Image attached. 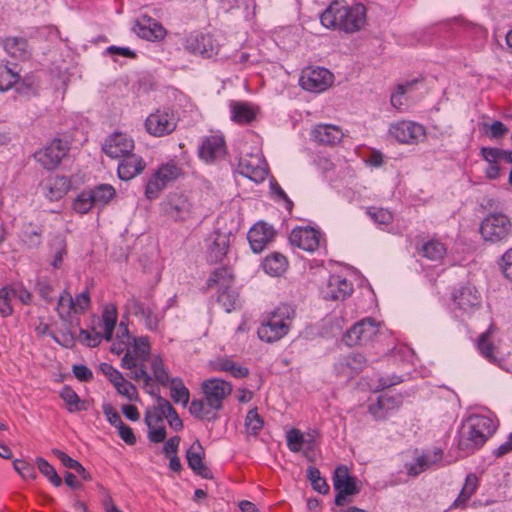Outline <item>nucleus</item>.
<instances>
[{
    "instance_id": "338daca9",
    "label": "nucleus",
    "mask_w": 512,
    "mask_h": 512,
    "mask_svg": "<svg viewBox=\"0 0 512 512\" xmlns=\"http://www.w3.org/2000/svg\"><path fill=\"white\" fill-rule=\"evenodd\" d=\"M74 313H83L90 305V296L88 291H84L73 298Z\"/></svg>"
},
{
    "instance_id": "6ab92c4d",
    "label": "nucleus",
    "mask_w": 512,
    "mask_h": 512,
    "mask_svg": "<svg viewBox=\"0 0 512 512\" xmlns=\"http://www.w3.org/2000/svg\"><path fill=\"white\" fill-rule=\"evenodd\" d=\"M238 171L241 175L255 182H262L267 176L265 162L258 155L242 157L238 164Z\"/></svg>"
},
{
    "instance_id": "4c0bfd02",
    "label": "nucleus",
    "mask_w": 512,
    "mask_h": 512,
    "mask_svg": "<svg viewBox=\"0 0 512 512\" xmlns=\"http://www.w3.org/2000/svg\"><path fill=\"white\" fill-rule=\"evenodd\" d=\"M88 192L95 207L105 206L115 195V189L109 184H100Z\"/></svg>"
},
{
    "instance_id": "c756f323",
    "label": "nucleus",
    "mask_w": 512,
    "mask_h": 512,
    "mask_svg": "<svg viewBox=\"0 0 512 512\" xmlns=\"http://www.w3.org/2000/svg\"><path fill=\"white\" fill-rule=\"evenodd\" d=\"M495 331V327L491 325L487 331L480 334L477 340V348L480 354L491 363L498 361V349L491 340V336Z\"/></svg>"
},
{
    "instance_id": "58836bf2",
    "label": "nucleus",
    "mask_w": 512,
    "mask_h": 512,
    "mask_svg": "<svg viewBox=\"0 0 512 512\" xmlns=\"http://www.w3.org/2000/svg\"><path fill=\"white\" fill-rule=\"evenodd\" d=\"M3 48L15 59H23L27 55V41L23 38L8 37L3 41Z\"/></svg>"
},
{
    "instance_id": "423d86ee",
    "label": "nucleus",
    "mask_w": 512,
    "mask_h": 512,
    "mask_svg": "<svg viewBox=\"0 0 512 512\" xmlns=\"http://www.w3.org/2000/svg\"><path fill=\"white\" fill-rule=\"evenodd\" d=\"M333 486L336 491L335 504L344 506L360 492L362 484L356 477L349 474L347 467L339 466L334 471Z\"/></svg>"
},
{
    "instance_id": "13d9d810",
    "label": "nucleus",
    "mask_w": 512,
    "mask_h": 512,
    "mask_svg": "<svg viewBox=\"0 0 512 512\" xmlns=\"http://www.w3.org/2000/svg\"><path fill=\"white\" fill-rule=\"evenodd\" d=\"M287 445L292 452H299L302 448L304 437L298 429H291L287 433Z\"/></svg>"
},
{
    "instance_id": "473e14b6",
    "label": "nucleus",
    "mask_w": 512,
    "mask_h": 512,
    "mask_svg": "<svg viewBox=\"0 0 512 512\" xmlns=\"http://www.w3.org/2000/svg\"><path fill=\"white\" fill-rule=\"evenodd\" d=\"M150 393L156 396V402H159L160 409L162 410V413L165 414V418L167 419L170 427L174 431H181L183 429V422L171 403L162 396L155 394L153 391H150Z\"/></svg>"
},
{
    "instance_id": "4be33fe9",
    "label": "nucleus",
    "mask_w": 512,
    "mask_h": 512,
    "mask_svg": "<svg viewBox=\"0 0 512 512\" xmlns=\"http://www.w3.org/2000/svg\"><path fill=\"white\" fill-rule=\"evenodd\" d=\"M346 15V5L342 2L334 1L320 15V21L326 28L343 30V19Z\"/></svg>"
},
{
    "instance_id": "b1692460",
    "label": "nucleus",
    "mask_w": 512,
    "mask_h": 512,
    "mask_svg": "<svg viewBox=\"0 0 512 512\" xmlns=\"http://www.w3.org/2000/svg\"><path fill=\"white\" fill-rule=\"evenodd\" d=\"M188 466L199 476L205 479H211L213 474L203 462V447L197 440L186 452Z\"/></svg>"
},
{
    "instance_id": "4d7b16f0",
    "label": "nucleus",
    "mask_w": 512,
    "mask_h": 512,
    "mask_svg": "<svg viewBox=\"0 0 512 512\" xmlns=\"http://www.w3.org/2000/svg\"><path fill=\"white\" fill-rule=\"evenodd\" d=\"M13 467L16 470V472L19 473V475L23 479L34 480L36 478V476H37L35 468L33 467V465H31V464H29V463H27L25 461L16 459V460L13 461Z\"/></svg>"
},
{
    "instance_id": "c9c22d12",
    "label": "nucleus",
    "mask_w": 512,
    "mask_h": 512,
    "mask_svg": "<svg viewBox=\"0 0 512 512\" xmlns=\"http://www.w3.org/2000/svg\"><path fill=\"white\" fill-rule=\"evenodd\" d=\"M60 397L65 402L69 412L86 411L87 403L80 399L78 394L69 386H64L60 392Z\"/></svg>"
},
{
    "instance_id": "49530a36",
    "label": "nucleus",
    "mask_w": 512,
    "mask_h": 512,
    "mask_svg": "<svg viewBox=\"0 0 512 512\" xmlns=\"http://www.w3.org/2000/svg\"><path fill=\"white\" fill-rule=\"evenodd\" d=\"M264 421L258 414L257 409H251L248 411L245 418L246 432L250 435H257L263 428Z\"/></svg>"
},
{
    "instance_id": "37998d69",
    "label": "nucleus",
    "mask_w": 512,
    "mask_h": 512,
    "mask_svg": "<svg viewBox=\"0 0 512 512\" xmlns=\"http://www.w3.org/2000/svg\"><path fill=\"white\" fill-rule=\"evenodd\" d=\"M445 252L443 244L438 241H428L421 248L422 255L432 261L442 259Z\"/></svg>"
},
{
    "instance_id": "412c9836",
    "label": "nucleus",
    "mask_w": 512,
    "mask_h": 512,
    "mask_svg": "<svg viewBox=\"0 0 512 512\" xmlns=\"http://www.w3.org/2000/svg\"><path fill=\"white\" fill-rule=\"evenodd\" d=\"M206 243L208 259L211 262H220L226 256L230 246V234L215 231L208 237Z\"/></svg>"
},
{
    "instance_id": "2eb2a0df",
    "label": "nucleus",
    "mask_w": 512,
    "mask_h": 512,
    "mask_svg": "<svg viewBox=\"0 0 512 512\" xmlns=\"http://www.w3.org/2000/svg\"><path fill=\"white\" fill-rule=\"evenodd\" d=\"M132 30L140 38L148 41L162 40L166 36V29L161 23L146 14L141 15L135 21Z\"/></svg>"
},
{
    "instance_id": "f3484780",
    "label": "nucleus",
    "mask_w": 512,
    "mask_h": 512,
    "mask_svg": "<svg viewBox=\"0 0 512 512\" xmlns=\"http://www.w3.org/2000/svg\"><path fill=\"white\" fill-rule=\"evenodd\" d=\"M455 307L465 314L474 313L481 304V297L472 285H466L453 294Z\"/></svg>"
},
{
    "instance_id": "8fccbe9b",
    "label": "nucleus",
    "mask_w": 512,
    "mask_h": 512,
    "mask_svg": "<svg viewBox=\"0 0 512 512\" xmlns=\"http://www.w3.org/2000/svg\"><path fill=\"white\" fill-rule=\"evenodd\" d=\"M51 246L55 250L54 257H53V260L51 262V265L55 269H58L62 265L63 256L66 255V242H65L63 237L56 236L53 239V241L51 243Z\"/></svg>"
},
{
    "instance_id": "c85d7f7f",
    "label": "nucleus",
    "mask_w": 512,
    "mask_h": 512,
    "mask_svg": "<svg viewBox=\"0 0 512 512\" xmlns=\"http://www.w3.org/2000/svg\"><path fill=\"white\" fill-rule=\"evenodd\" d=\"M347 15L345 16L343 31L355 32L365 23L366 9L362 4H356L352 7L346 6Z\"/></svg>"
},
{
    "instance_id": "4468645a",
    "label": "nucleus",
    "mask_w": 512,
    "mask_h": 512,
    "mask_svg": "<svg viewBox=\"0 0 512 512\" xmlns=\"http://www.w3.org/2000/svg\"><path fill=\"white\" fill-rule=\"evenodd\" d=\"M134 149V140L120 132L113 133L104 142L102 150L110 158H120L131 153Z\"/></svg>"
},
{
    "instance_id": "5701e85b",
    "label": "nucleus",
    "mask_w": 512,
    "mask_h": 512,
    "mask_svg": "<svg viewBox=\"0 0 512 512\" xmlns=\"http://www.w3.org/2000/svg\"><path fill=\"white\" fill-rule=\"evenodd\" d=\"M70 188V180L65 176H50L43 185L44 196L50 201H57L64 197Z\"/></svg>"
},
{
    "instance_id": "7c9ffc66",
    "label": "nucleus",
    "mask_w": 512,
    "mask_h": 512,
    "mask_svg": "<svg viewBox=\"0 0 512 512\" xmlns=\"http://www.w3.org/2000/svg\"><path fill=\"white\" fill-rule=\"evenodd\" d=\"M399 404V399L388 396L387 394H383L378 397L376 403H373L369 406V412L373 415L374 418L382 420L387 417V413L390 410L397 408Z\"/></svg>"
},
{
    "instance_id": "39448f33",
    "label": "nucleus",
    "mask_w": 512,
    "mask_h": 512,
    "mask_svg": "<svg viewBox=\"0 0 512 512\" xmlns=\"http://www.w3.org/2000/svg\"><path fill=\"white\" fill-rule=\"evenodd\" d=\"M480 234L486 242H506L512 236V221L503 213H490L481 222Z\"/></svg>"
},
{
    "instance_id": "69168bd1",
    "label": "nucleus",
    "mask_w": 512,
    "mask_h": 512,
    "mask_svg": "<svg viewBox=\"0 0 512 512\" xmlns=\"http://www.w3.org/2000/svg\"><path fill=\"white\" fill-rule=\"evenodd\" d=\"M134 369L130 377L135 381H143L144 386H148L152 381V377L147 373L144 362H139L138 366Z\"/></svg>"
},
{
    "instance_id": "1a4fd4ad",
    "label": "nucleus",
    "mask_w": 512,
    "mask_h": 512,
    "mask_svg": "<svg viewBox=\"0 0 512 512\" xmlns=\"http://www.w3.org/2000/svg\"><path fill=\"white\" fill-rule=\"evenodd\" d=\"M299 83L307 91L320 93L333 83V74L323 67H308L301 73Z\"/></svg>"
},
{
    "instance_id": "680f3d73",
    "label": "nucleus",
    "mask_w": 512,
    "mask_h": 512,
    "mask_svg": "<svg viewBox=\"0 0 512 512\" xmlns=\"http://www.w3.org/2000/svg\"><path fill=\"white\" fill-rule=\"evenodd\" d=\"M117 392L123 396H125L130 401L135 400L137 398V390L136 387L127 381L125 378L119 382V386H114Z\"/></svg>"
},
{
    "instance_id": "de8ad7c7",
    "label": "nucleus",
    "mask_w": 512,
    "mask_h": 512,
    "mask_svg": "<svg viewBox=\"0 0 512 512\" xmlns=\"http://www.w3.org/2000/svg\"><path fill=\"white\" fill-rule=\"evenodd\" d=\"M20 76L6 65H0V91L9 90L18 82Z\"/></svg>"
},
{
    "instance_id": "603ef678",
    "label": "nucleus",
    "mask_w": 512,
    "mask_h": 512,
    "mask_svg": "<svg viewBox=\"0 0 512 512\" xmlns=\"http://www.w3.org/2000/svg\"><path fill=\"white\" fill-rule=\"evenodd\" d=\"M92 207H95V205L88 190L81 192L73 202V209L80 214L88 213Z\"/></svg>"
},
{
    "instance_id": "ddd939ff",
    "label": "nucleus",
    "mask_w": 512,
    "mask_h": 512,
    "mask_svg": "<svg viewBox=\"0 0 512 512\" xmlns=\"http://www.w3.org/2000/svg\"><path fill=\"white\" fill-rule=\"evenodd\" d=\"M185 48L189 52L204 58H211L217 55L219 51V45L212 36L200 33L191 34L187 37Z\"/></svg>"
},
{
    "instance_id": "bf43d9fd",
    "label": "nucleus",
    "mask_w": 512,
    "mask_h": 512,
    "mask_svg": "<svg viewBox=\"0 0 512 512\" xmlns=\"http://www.w3.org/2000/svg\"><path fill=\"white\" fill-rule=\"evenodd\" d=\"M79 340L89 347H97L102 340V334L96 331L80 330Z\"/></svg>"
},
{
    "instance_id": "dca6fc26",
    "label": "nucleus",
    "mask_w": 512,
    "mask_h": 512,
    "mask_svg": "<svg viewBox=\"0 0 512 512\" xmlns=\"http://www.w3.org/2000/svg\"><path fill=\"white\" fill-rule=\"evenodd\" d=\"M165 213L176 221H186L193 217V205L182 194L171 195L164 204Z\"/></svg>"
},
{
    "instance_id": "9d476101",
    "label": "nucleus",
    "mask_w": 512,
    "mask_h": 512,
    "mask_svg": "<svg viewBox=\"0 0 512 512\" xmlns=\"http://www.w3.org/2000/svg\"><path fill=\"white\" fill-rule=\"evenodd\" d=\"M390 135L403 144H417L425 138V129L413 121H398L390 125Z\"/></svg>"
},
{
    "instance_id": "0eeeda50",
    "label": "nucleus",
    "mask_w": 512,
    "mask_h": 512,
    "mask_svg": "<svg viewBox=\"0 0 512 512\" xmlns=\"http://www.w3.org/2000/svg\"><path fill=\"white\" fill-rule=\"evenodd\" d=\"M177 127V118L169 109H157L145 120L146 131L155 137L171 134Z\"/></svg>"
},
{
    "instance_id": "5fc2aeb1",
    "label": "nucleus",
    "mask_w": 512,
    "mask_h": 512,
    "mask_svg": "<svg viewBox=\"0 0 512 512\" xmlns=\"http://www.w3.org/2000/svg\"><path fill=\"white\" fill-rule=\"evenodd\" d=\"M165 418V414L162 413V410L160 409V404L157 402V405L152 408L148 409L145 413V423L148 426V428H152L154 426H161L163 425V419Z\"/></svg>"
},
{
    "instance_id": "e2e57ef3",
    "label": "nucleus",
    "mask_w": 512,
    "mask_h": 512,
    "mask_svg": "<svg viewBox=\"0 0 512 512\" xmlns=\"http://www.w3.org/2000/svg\"><path fill=\"white\" fill-rule=\"evenodd\" d=\"M499 266L504 277L512 281V247L502 255Z\"/></svg>"
},
{
    "instance_id": "a211bd4d",
    "label": "nucleus",
    "mask_w": 512,
    "mask_h": 512,
    "mask_svg": "<svg viewBox=\"0 0 512 512\" xmlns=\"http://www.w3.org/2000/svg\"><path fill=\"white\" fill-rule=\"evenodd\" d=\"M289 241L304 251L314 252L320 244V233L311 227H298L291 231Z\"/></svg>"
},
{
    "instance_id": "cd10ccee",
    "label": "nucleus",
    "mask_w": 512,
    "mask_h": 512,
    "mask_svg": "<svg viewBox=\"0 0 512 512\" xmlns=\"http://www.w3.org/2000/svg\"><path fill=\"white\" fill-rule=\"evenodd\" d=\"M225 154V141L220 135H211L207 137L200 149L199 156L206 162L213 161Z\"/></svg>"
},
{
    "instance_id": "20e7f679",
    "label": "nucleus",
    "mask_w": 512,
    "mask_h": 512,
    "mask_svg": "<svg viewBox=\"0 0 512 512\" xmlns=\"http://www.w3.org/2000/svg\"><path fill=\"white\" fill-rule=\"evenodd\" d=\"M207 286L217 288V301L227 313L240 307L239 294L233 287V275L228 268L215 269L207 280Z\"/></svg>"
},
{
    "instance_id": "f257e3e1",
    "label": "nucleus",
    "mask_w": 512,
    "mask_h": 512,
    "mask_svg": "<svg viewBox=\"0 0 512 512\" xmlns=\"http://www.w3.org/2000/svg\"><path fill=\"white\" fill-rule=\"evenodd\" d=\"M204 398L193 399L189 412L201 420H216L217 411L222 409L223 401L232 392V385L222 379L211 378L202 382Z\"/></svg>"
},
{
    "instance_id": "7ed1b4c3",
    "label": "nucleus",
    "mask_w": 512,
    "mask_h": 512,
    "mask_svg": "<svg viewBox=\"0 0 512 512\" xmlns=\"http://www.w3.org/2000/svg\"><path fill=\"white\" fill-rule=\"evenodd\" d=\"M295 317V310L283 304L278 306L269 316L266 322H263L258 328V336L262 341L272 343L284 337Z\"/></svg>"
},
{
    "instance_id": "ea45409f",
    "label": "nucleus",
    "mask_w": 512,
    "mask_h": 512,
    "mask_svg": "<svg viewBox=\"0 0 512 512\" xmlns=\"http://www.w3.org/2000/svg\"><path fill=\"white\" fill-rule=\"evenodd\" d=\"M478 485V478L474 474H469L466 477L464 486L460 491L457 499L454 501V507H462L471 498L476 491Z\"/></svg>"
},
{
    "instance_id": "c03bdc74",
    "label": "nucleus",
    "mask_w": 512,
    "mask_h": 512,
    "mask_svg": "<svg viewBox=\"0 0 512 512\" xmlns=\"http://www.w3.org/2000/svg\"><path fill=\"white\" fill-rule=\"evenodd\" d=\"M151 369L154 375L155 380L163 385L167 386L171 379L169 378L168 372L165 369L163 360L160 356H153L151 358Z\"/></svg>"
},
{
    "instance_id": "bb28decb",
    "label": "nucleus",
    "mask_w": 512,
    "mask_h": 512,
    "mask_svg": "<svg viewBox=\"0 0 512 512\" xmlns=\"http://www.w3.org/2000/svg\"><path fill=\"white\" fill-rule=\"evenodd\" d=\"M311 136L319 144L335 145L342 140L343 133L338 126L319 124L312 129Z\"/></svg>"
},
{
    "instance_id": "2f4dec72",
    "label": "nucleus",
    "mask_w": 512,
    "mask_h": 512,
    "mask_svg": "<svg viewBox=\"0 0 512 512\" xmlns=\"http://www.w3.org/2000/svg\"><path fill=\"white\" fill-rule=\"evenodd\" d=\"M231 119L238 124H247L254 120L256 116L255 109L248 103L231 102Z\"/></svg>"
},
{
    "instance_id": "6e6d98bb",
    "label": "nucleus",
    "mask_w": 512,
    "mask_h": 512,
    "mask_svg": "<svg viewBox=\"0 0 512 512\" xmlns=\"http://www.w3.org/2000/svg\"><path fill=\"white\" fill-rule=\"evenodd\" d=\"M367 214L377 224L388 225L393 220L392 213L383 208L371 207L367 210Z\"/></svg>"
},
{
    "instance_id": "052dcab7",
    "label": "nucleus",
    "mask_w": 512,
    "mask_h": 512,
    "mask_svg": "<svg viewBox=\"0 0 512 512\" xmlns=\"http://www.w3.org/2000/svg\"><path fill=\"white\" fill-rule=\"evenodd\" d=\"M99 368L114 386H119V382L124 378L122 373L108 363H101Z\"/></svg>"
},
{
    "instance_id": "0e129e2a",
    "label": "nucleus",
    "mask_w": 512,
    "mask_h": 512,
    "mask_svg": "<svg viewBox=\"0 0 512 512\" xmlns=\"http://www.w3.org/2000/svg\"><path fill=\"white\" fill-rule=\"evenodd\" d=\"M36 291L46 302L51 303L54 300L53 287L48 281L39 280L36 284Z\"/></svg>"
},
{
    "instance_id": "6e6552de",
    "label": "nucleus",
    "mask_w": 512,
    "mask_h": 512,
    "mask_svg": "<svg viewBox=\"0 0 512 512\" xmlns=\"http://www.w3.org/2000/svg\"><path fill=\"white\" fill-rule=\"evenodd\" d=\"M181 173V169L173 162L162 165L149 179L145 195L148 199H155L159 196L170 182L176 180Z\"/></svg>"
},
{
    "instance_id": "9b49d317",
    "label": "nucleus",
    "mask_w": 512,
    "mask_h": 512,
    "mask_svg": "<svg viewBox=\"0 0 512 512\" xmlns=\"http://www.w3.org/2000/svg\"><path fill=\"white\" fill-rule=\"evenodd\" d=\"M377 333L375 320L366 318L354 324L344 335L343 341L348 346L362 345L370 341Z\"/></svg>"
},
{
    "instance_id": "79ce46f5",
    "label": "nucleus",
    "mask_w": 512,
    "mask_h": 512,
    "mask_svg": "<svg viewBox=\"0 0 512 512\" xmlns=\"http://www.w3.org/2000/svg\"><path fill=\"white\" fill-rule=\"evenodd\" d=\"M56 309L62 320H67L74 313L73 297L67 290L59 296Z\"/></svg>"
},
{
    "instance_id": "f8f14e48",
    "label": "nucleus",
    "mask_w": 512,
    "mask_h": 512,
    "mask_svg": "<svg viewBox=\"0 0 512 512\" xmlns=\"http://www.w3.org/2000/svg\"><path fill=\"white\" fill-rule=\"evenodd\" d=\"M68 147L60 139H54L46 147L35 153V159L45 169L56 168L67 154Z\"/></svg>"
},
{
    "instance_id": "f704fd0d",
    "label": "nucleus",
    "mask_w": 512,
    "mask_h": 512,
    "mask_svg": "<svg viewBox=\"0 0 512 512\" xmlns=\"http://www.w3.org/2000/svg\"><path fill=\"white\" fill-rule=\"evenodd\" d=\"M19 238L28 249H36L42 243V231L28 223L23 226Z\"/></svg>"
},
{
    "instance_id": "a18cd8bd",
    "label": "nucleus",
    "mask_w": 512,
    "mask_h": 512,
    "mask_svg": "<svg viewBox=\"0 0 512 512\" xmlns=\"http://www.w3.org/2000/svg\"><path fill=\"white\" fill-rule=\"evenodd\" d=\"M307 478L311 482V485L315 491L320 494H327L329 492V485L326 480L321 477L318 468L310 466L307 469Z\"/></svg>"
},
{
    "instance_id": "72a5a7b5",
    "label": "nucleus",
    "mask_w": 512,
    "mask_h": 512,
    "mask_svg": "<svg viewBox=\"0 0 512 512\" xmlns=\"http://www.w3.org/2000/svg\"><path fill=\"white\" fill-rule=\"evenodd\" d=\"M442 458V451L437 449L432 454H423L416 458L415 464H411L408 467V474L411 476H417L432 464L439 462Z\"/></svg>"
},
{
    "instance_id": "864d4df0",
    "label": "nucleus",
    "mask_w": 512,
    "mask_h": 512,
    "mask_svg": "<svg viewBox=\"0 0 512 512\" xmlns=\"http://www.w3.org/2000/svg\"><path fill=\"white\" fill-rule=\"evenodd\" d=\"M14 295H16L15 288L3 287L0 289V313L4 316H8L12 313L10 301Z\"/></svg>"
},
{
    "instance_id": "09e8293b",
    "label": "nucleus",
    "mask_w": 512,
    "mask_h": 512,
    "mask_svg": "<svg viewBox=\"0 0 512 512\" xmlns=\"http://www.w3.org/2000/svg\"><path fill=\"white\" fill-rule=\"evenodd\" d=\"M36 463L39 471L45 475L54 486H61L62 480L52 465H50L45 459L41 457L36 459Z\"/></svg>"
},
{
    "instance_id": "3c124183",
    "label": "nucleus",
    "mask_w": 512,
    "mask_h": 512,
    "mask_svg": "<svg viewBox=\"0 0 512 512\" xmlns=\"http://www.w3.org/2000/svg\"><path fill=\"white\" fill-rule=\"evenodd\" d=\"M133 354L140 362H145L150 357V345L148 337L134 338Z\"/></svg>"
},
{
    "instance_id": "f03ea898",
    "label": "nucleus",
    "mask_w": 512,
    "mask_h": 512,
    "mask_svg": "<svg viewBox=\"0 0 512 512\" xmlns=\"http://www.w3.org/2000/svg\"><path fill=\"white\" fill-rule=\"evenodd\" d=\"M496 430L494 422L486 416H470L462 425L459 448L473 452L484 445Z\"/></svg>"
},
{
    "instance_id": "a19ab883",
    "label": "nucleus",
    "mask_w": 512,
    "mask_h": 512,
    "mask_svg": "<svg viewBox=\"0 0 512 512\" xmlns=\"http://www.w3.org/2000/svg\"><path fill=\"white\" fill-rule=\"evenodd\" d=\"M170 383L171 398L175 403L186 406L189 402L190 393L180 378H172Z\"/></svg>"
},
{
    "instance_id": "774afa93",
    "label": "nucleus",
    "mask_w": 512,
    "mask_h": 512,
    "mask_svg": "<svg viewBox=\"0 0 512 512\" xmlns=\"http://www.w3.org/2000/svg\"><path fill=\"white\" fill-rule=\"evenodd\" d=\"M103 413L107 418V421L114 426L115 428L118 427L120 424L123 423L119 413L114 409V407L111 404H104L103 407Z\"/></svg>"
},
{
    "instance_id": "a878e982",
    "label": "nucleus",
    "mask_w": 512,
    "mask_h": 512,
    "mask_svg": "<svg viewBox=\"0 0 512 512\" xmlns=\"http://www.w3.org/2000/svg\"><path fill=\"white\" fill-rule=\"evenodd\" d=\"M353 291V286L346 279L333 275L329 278L324 290V298L328 300H344Z\"/></svg>"
},
{
    "instance_id": "aec40b11",
    "label": "nucleus",
    "mask_w": 512,
    "mask_h": 512,
    "mask_svg": "<svg viewBox=\"0 0 512 512\" xmlns=\"http://www.w3.org/2000/svg\"><path fill=\"white\" fill-rule=\"evenodd\" d=\"M275 231L271 225L264 222L256 223L248 232V241L255 253L262 252L272 241Z\"/></svg>"
},
{
    "instance_id": "e433bc0d",
    "label": "nucleus",
    "mask_w": 512,
    "mask_h": 512,
    "mask_svg": "<svg viewBox=\"0 0 512 512\" xmlns=\"http://www.w3.org/2000/svg\"><path fill=\"white\" fill-rule=\"evenodd\" d=\"M288 262L284 255L273 253L267 256L263 262V268L267 274L272 276L281 275L287 268Z\"/></svg>"
},
{
    "instance_id": "393cba45",
    "label": "nucleus",
    "mask_w": 512,
    "mask_h": 512,
    "mask_svg": "<svg viewBox=\"0 0 512 512\" xmlns=\"http://www.w3.org/2000/svg\"><path fill=\"white\" fill-rule=\"evenodd\" d=\"M121 158L122 160L118 165L117 172L119 178L124 181H128L140 174L146 166L143 159L132 152Z\"/></svg>"
}]
</instances>
